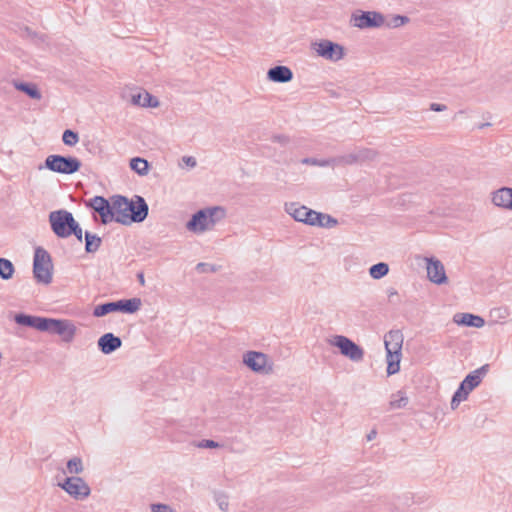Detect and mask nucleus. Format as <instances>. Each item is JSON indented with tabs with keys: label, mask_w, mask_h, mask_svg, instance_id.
I'll return each mask as SVG.
<instances>
[{
	"label": "nucleus",
	"mask_w": 512,
	"mask_h": 512,
	"mask_svg": "<svg viewBox=\"0 0 512 512\" xmlns=\"http://www.w3.org/2000/svg\"><path fill=\"white\" fill-rule=\"evenodd\" d=\"M408 402H409V399L406 396L405 392L397 391L396 393H393L391 395V398L389 401V408H390V410L401 409V408L406 407Z\"/></svg>",
	"instance_id": "393cba45"
},
{
	"label": "nucleus",
	"mask_w": 512,
	"mask_h": 512,
	"mask_svg": "<svg viewBox=\"0 0 512 512\" xmlns=\"http://www.w3.org/2000/svg\"><path fill=\"white\" fill-rule=\"evenodd\" d=\"M320 221L318 227L332 228L337 225V220L328 214L321 213L319 217Z\"/></svg>",
	"instance_id": "4c0bfd02"
},
{
	"label": "nucleus",
	"mask_w": 512,
	"mask_h": 512,
	"mask_svg": "<svg viewBox=\"0 0 512 512\" xmlns=\"http://www.w3.org/2000/svg\"><path fill=\"white\" fill-rule=\"evenodd\" d=\"M352 25L360 28H377L385 24L384 16L376 11H358L351 16Z\"/></svg>",
	"instance_id": "1a4fd4ad"
},
{
	"label": "nucleus",
	"mask_w": 512,
	"mask_h": 512,
	"mask_svg": "<svg viewBox=\"0 0 512 512\" xmlns=\"http://www.w3.org/2000/svg\"><path fill=\"white\" fill-rule=\"evenodd\" d=\"M376 435V432L375 431H372L370 434H368L367 438L368 440H372Z\"/></svg>",
	"instance_id": "3c124183"
},
{
	"label": "nucleus",
	"mask_w": 512,
	"mask_h": 512,
	"mask_svg": "<svg viewBox=\"0 0 512 512\" xmlns=\"http://www.w3.org/2000/svg\"><path fill=\"white\" fill-rule=\"evenodd\" d=\"M302 164L305 165H313V166H319V167H331V158L328 159H317V158H303L301 160Z\"/></svg>",
	"instance_id": "f704fd0d"
},
{
	"label": "nucleus",
	"mask_w": 512,
	"mask_h": 512,
	"mask_svg": "<svg viewBox=\"0 0 512 512\" xmlns=\"http://www.w3.org/2000/svg\"><path fill=\"white\" fill-rule=\"evenodd\" d=\"M446 108L447 107L444 104H439V103H432L430 105V109L433 111H436V112L444 111V110H446Z\"/></svg>",
	"instance_id": "de8ad7c7"
},
{
	"label": "nucleus",
	"mask_w": 512,
	"mask_h": 512,
	"mask_svg": "<svg viewBox=\"0 0 512 512\" xmlns=\"http://www.w3.org/2000/svg\"><path fill=\"white\" fill-rule=\"evenodd\" d=\"M75 221L72 213L67 210L53 211L49 215L51 229L60 238H67L71 235L69 230Z\"/></svg>",
	"instance_id": "0eeeda50"
},
{
	"label": "nucleus",
	"mask_w": 512,
	"mask_h": 512,
	"mask_svg": "<svg viewBox=\"0 0 512 512\" xmlns=\"http://www.w3.org/2000/svg\"><path fill=\"white\" fill-rule=\"evenodd\" d=\"M137 278L139 280V283L143 286L145 284V279L143 273H138Z\"/></svg>",
	"instance_id": "8fccbe9b"
},
{
	"label": "nucleus",
	"mask_w": 512,
	"mask_h": 512,
	"mask_svg": "<svg viewBox=\"0 0 512 512\" xmlns=\"http://www.w3.org/2000/svg\"><path fill=\"white\" fill-rule=\"evenodd\" d=\"M130 167L133 171L138 173L139 175L143 176L148 173L149 170V164L147 160L139 157H135L131 159L130 161Z\"/></svg>",
	"instance_id": "c85d7f7f"
},
{
	"label": "nucleus",
	"mask_w": 512,
	"mask_h": 512,
	"mask_svg": "<svg viewBox=\"0 0 512 512\" xmlns=\"http://www.w3.org/2000/svg\"><path fill=\"white\" fill-rule=\"evenodd\" d=\"M453 320L456 324L467 327L481 328L485 325L482 317L470 313H457Z\"/></svg>",
	"instance_id": "6ab92c4d"
},
{
	"label": "nucleus",
	"mask_w": 512,
	"mask_h": 512,
	"mask_svg": "<svg viewBox=\"0 0 512 512\" xmlns=\"http://www.w3.org/2000/svg\"><path fill=\"white\" fill-rule=\"evenodd\" d=\"M366 157L367 155L363 151H360L358 153H348L338 157H332L331 167L353 164L365 159Z\"/></svg>",
	"instance_id": "412c9836"
},
{
	"label": "nucleus",
	"mask_w": 512,
	"mask_h": 512,
	"mask_svg": "<svg viewBox=\"0 0 512 512\" xmlns=\"http://www.w3.org/2000/svg\"><path fill=\"white\" fill-rule=\"evenodd\" d=\"M51 318H45V317H39L34 316L33 317V323L32 328H35L42 332H49L50 331V322Z\"/></svg>",
	"instance_id": "2f4dec72"
},
{
	"label": "nucleus",
	"mask_w": 512,
	"mask_h": 512,
	"mask_svg": "<svg viewBox=\"0 0 512 512\" xmlns=\"http://www.w3.org/2000/svg\"><path fill=\"white\" fill-rule=\"evenodd\" d=\"M50 331L63 336L65 342H71L76 334V326L70 320L53 319L50 321Z\"/></svg>",
	"instance_id": "4468645a"
},
{
	"label": "nucleus",
	"mask_w": 512,
	"mask_h": 512,
	"mask_svg": "<svg viewBox=\"0 0 512 512\" xmlns=\"http://www.w3.org/2000/svg\"><path fill=\"white\" fill-rule=\"evenodd\" d=\"M140 306V298L121 299L114 302H106L94 307L93 316L103 317L112 312H123L133 314L140 309Z\"/></svg>",
	"instance_id": "39448f33"
},
{
	"label": "nucleus",
	"mask_w": 512,
	"mask_h": 512,
	"mask_svg": "<svg viewBox=\"0 0 512 512\" xmlns=\"http://www.w3.org/2000/svg\"><path fill=\"white\" fill-rule=\"evenodd\" d=\"M512 188L503 187L495 191L492 195V202L494 205L505 208V209H512V203H511V194Z\"/></svg>",
	"instance_id": "aec40b11"
},
{
	"label": "nucleus",
	"mask_w": 512,
	"mask_h": 512,
	"mask_svg": "<svg viewBox=\"0 0 512 512\" xmlns=\"http://www.w3.org/2000/svg\"><path fill=\"white\" fill-rule=\"evenodd\" d=\"M401 353H386L387 374L393 375L400 370Z\"/></svg>",
	"instance_id": "bb28decb"
},
{
	"label": "nucleus",
	"mask_w": 512,
	"mask_h": 512,
	"mask_svg": "<svg viewBox=\"0 0 512 512\" xmlns=\"http://www.w3.org/2000/svg\"><path fill=\"white\" fill-rule=\"evenodd\" d=\"M45 167L61 174H73L81 167V162L71 156L49 155L45 160Z\"/></svg>",
	"instance_id": "423d86ee"
},
{
	"label": "nucleus",
	"mask_w": 512,
	"mask_h": 512,
	"mask_svg": "<svg viewBox=\"0 0 512 512\" xmlns=\"http://www.w3.org/2000/svg\"><path fill=\"white\" fill-rule=\"evenodd\" d=\"M13 85L17 90L27 94L32 99L40 100L42 97L39 89L33 83L19 82L14 80Z\"/></svg>",
	"instance_id": "b1692460"
},
{
	"label": "nucleus",
	"mask_w": 512,
	"mask_h": 512,
	"mask_svg": "<svg viewBox=\"0 0 512 512\" xmlns=\"http://www.w3.org/2000/svg\"><path fill=\"white\" fill-rule=\"evenodd\" d=\"M102 243V240L96 234H92L88 231L85 232V251L87 253H95Z\"/></svg>",
	"instance_id": "a878e982"
},
{
	"label": "nucleus",
	"mask_w": 512,
	"mask_h": 512,
	"mask_svg": "<svg viewBox=\"0 0 512 512\" xmlns=\"http://www.w3.org/2000/svg\"><path fill=\"white\" fill-rule=\"evenodd\" d=\"M426 260V270L428 279L437 284H445L448 281V278L445 273V268L442 262L434 257L425 258Z\"/></svg>",
	"instance_id": "ddd939ff"
},
{
	"label": "nucleus",
	"mask_w": 512,
	"mask_h": 512,
	"mask_svg": "<svg viewBox=\"0 0 512 512\" xmlns=\"http://www.w3.org/2000/svg\"><path fill=\"white\" fill-rule=\"evenodd\" d=\"M489 368V364H484L480 368L469 373L463 379L452 396L450 403L452 410H455L462 401H465L468 398L470 392L480 385L483 377L488 373Z\"/></svg>",
	"instance_id": "7ed1b4c3"
},
{
	"label": "nucleus",
	"mask_w": 512,
	"mask_h": 512,
	"mask_svg": "<svg viewBox=\"0 0 512 512\" xmlns=\"http://www.w3.org/2000/svg\"><path fill=\"white\" fill-rule=\"evenodd\" d=\"M409 22V18L407 16L395 15L390 21L387 23V26L390 28H398Z\"/></svg>",
	"instance_id": "58836bf2"
},
{
	"label": "nucleus",
	"mask_w": 512,
	"mask_h": 512,
	"mask_svg": "<svg viewBox=\"0 0 512 512\" xmlns=\"http://www.w3.org/2000/svg\"><path fill=\"white\" fill-rule=\"evenodd\" d=\"M182 161H183L186 165H188V166H190V167H192V168H193V167H195V166H196V164H197V163H196L195 158H194V157H191V156H185V157H183V158H182Z\"/></svg>",
	"instance_id": "a18cd8bd"
},
{
	"label": "nucleus",
	"mask_w": 512,
	"mask_h": 512,
	"mask_svg": "<svg viewBox=\"0 0 512 512\" xmlns=\"http://www.w3.org/2000/svg\"><path fill=\"white\" fill-rule=\"evenodd\" d=\"M267 78L275 83H287L293 79V72L287 66L278 65L268 70Z\"/></svg>",
	"instance_id": "a211bd4d"
},
{
	"label": "nucleus",
	"mask_w": 512,
	"mask_h": 512,
	"mask_svg": "<svg viewBox=\"0 0 512 512\" xmlns=\"http://www.w3.org/2000/svg\"><path fill=\"white\" fill-rule=\"evenodd\" d=\"M273 141L285 145L288 143V138L284 135H276L273 137Z\"/></svg>",
	"instance_id": "09e8293b"
},
{
	"label": "nucleus",
	"mask_w": 512,
	"mask_h": 512,
	"mask_svg": "<svg viewBox=\"0 0 512 512\" xmlns=\"http://www.w3.org/2000/svg\"><path fill=\"white\" fill-rule=\"evenodd\" d=\"M131 102L134 105H139L142 107L155 108L159 105V101L157 100V98L146 91L133 94Z\"/></svg>",
	"instance_id": "4be33fe9"
},
{
	"label": "nucleus",
	"mask_w": 512,
	"mask_h": 512,
	"mask_svg": "<svg viewBox=\"0 0 512 512\" xmlns=\"http://www.w3.org/2000/svg\"><path fill=\"white\" fill-rule=\"evenodd\" d=\"M313 46L317 54L327 60L338 61L344 56L343 47L329 40H322Z\"/></svg>",
	"instance_id": "9b49d317"
},
{
	"label": "nucleus",
	"mask_w": 512,
	"mask_h": 512,
	"mask_svg": "<svg viewBox=\"0 0 512 512\" xmlns=\"http://www.w3.org/2000/svg\"><path fill=\"white\" fill-rule=\"evenodd\" d=\"M386 353H401L403 335L399 330H391L384 337Z\"/></svg>",
	"instance_id": "f3484780"
},
{
	"label": "nucleus",
	"mask_w": 512,
	"mask_h": 512,
	"mask_svg": "<svg viewBox=\"0 0 512 512\" xmlns=\"http://www.w3.org/2000/svg\"><path fill=\"white\" fill-rule=\"evenodd\" d=\"M214 501L216 502L218 508L223 511L227 512L229 509V501L228 496L224 494L223 492H215L214 493Z\"/></svg>",
	"instance_id": "72a5a7b5"
},
{
	"label": "nucleus",
	"mask_w": 512,
	"mask_h": 512,
	"mask_svg": "<svg viewBox=\"0 0 512 512\" xmlns=\"http://www.w3.org/2000/svg\"><path fill=\"white\" fill-rule=\"evenodd\" d=\"M332 346L337 347L340 353L353 362H361L365 352L362 347L343 335H336L330 340Z\"/></svg>",
	"instance_id": "6e6552de"
},
{
	"label": "nucleus",
	"mask_w": 512,
	"mask_h": 512,
	"mask_svg": "<svg viewBox=\"0 0 512 512\" xmlns=\"http://www.w3.org/2000/svg\"><path fill=\"white\" fill-rule=\"evenodd\" d=\"M71 231V235H75V237L79 240V241H82V229L81 227L79 226L78 222L75 221L73 226H71V229L69 230Z\"/></svg>",
	"instance_id": "79ce46f5"
},
{
	"label": "nucleus",
	"mask_w": 512,
	"mask_h": 512,
	"mask_svg": "<svg viewBox=\"0 0 512 512\" xmlns=\"http://www.w3.org/2000/svg\"><path fill=\"white\" fill-rule=\"evenodd\" d=\"M67 471L70 474H80L83 471V463L81 458L74 457L67 462Z\"/></svg>",
	"instance_id": "473e14b6"
},
{
	"label": "nucleus",
	"mask_w": 512,
	"mask_h": 512,
	"mask_svg": "<svg viewBox=\"0 0 512 512\" xmlns=\"http://www.w3.org/2000/svg\"><path fill=\"white\" fill-rule=\"evenodd\" d=\"M89 206L100 215L102 223L107 224L113 221L114 197H112V203L110 204L104 197L95 196L90 199Z\"/></svg>",
	"instance_id": "f8f14e48"
},
{
	"label": "nucleus",
	"mask_w": 512,
	"mask_h": 512,
	"mask_svg": "<svg viewBox=\"0 0 512 512\" xmlns=\"http://www.w3.org/2000/svg\"><path fill=\"white\" fill-rule=\"evenodd\" d=\"M308 208L296 202L286 203L285 211L296 221L304 223Z\"/></svg>",
	"instance_id": "5701e85b"
},
{
	"label": "nucleus",
	"mask_w": 512,
	"mask_h": 512,
	"mask_svg": "<svg viewBox=\"0 0 512 512\" xmlns=\"http://www.w3.org/2000/svg\"><path fill=\"white\" fill-rule=\"evenodd\" d=\"M98 348L104 354H111L122 345L120 337L115 336L113 333H105L98 339Z\"/></svg>",
	"instance_id": "dca6fc26"
},
{
	"label": "nucleus",
	"mask_w": 512,
	"mask_h": 512,
	"mask_svg": "<svg viewBox=\"0 0 512 512\" xmlns=\"http://www.w3.org/2000/svg\"><path fill=\"white\" fill-rule=\"evenodd\" d=\"M51 318H45V317H39L34 316L33 317V323L32 328H35L42 332H49L50 331V322Z\"/></svg>",
	"instance_id": "7c9ffc66"
},
{
	"label": "nucleus",
	"mask_w": 512,
	"mask_h": 512,
	"mask_svg": "<svg viewBox=\"0 0 512 512\" xmlns=\"http://www.w3.org/2000/svg\"><path fill=\"white\" fill-rule=\"evenodd\" d=\"M14 271V265L10 260L0 258V277L3 280H9L12 278Z\"/></svg>",
	"instance_id": "c756f323"
},
{
	"label": "nucleus",
	"mask_w": 512,
	"mask_h": 512,
	"mask_svg": "<svg viewBox=\"0 0 512 512\" xmlns=\"http://www.w3.org/2000/svg\"><path fill=\"white\" fill-rule=\"evenodd\" d=\"M200 448H218L220 444L214 440H202L199 445Z\"/></svg>",
	"instance_id": "37998d69"
},
{
	"label": "nucleus",
	"mask_w": 512,
	"mask_h": 512,
	"mask_svg": "<svg viewBox=\"0 0 512 512\" xmlns=\"http://www.w3.org/2000/svg\"><path fill=\"white\" fill-rule=\"evenodd\" d=\"M33 317L34 316H32V315L19 313V314L15 315L14 320L18 325L31 327L32 323H33Z\"/></svg>",
	"instance_id": "ea45409f"
},
{
	"label": "nucleus",
	"mask_w": 512,
	"mask_h": 512,
	"mask_svg": "<svg viewBox=\"0 0 512 512\" xmlns=\"http://www.w3.org/2000/svg\"><path fill=\"white\" fill-rule=\"evenodd\" d=\"M197 270L201 272H206L208 270L215 271V269L211 265L206 263H199L197 265Z\"/></svg>",
	"instance_id": "49530a36"
},
{
	"label": "nucleus",
	"mask_w": 512,
	"mask_h": 512,
	"mask_svg": "<svg viewBox=\"0 0 512 512\" xmlns=\"http://www.w3.org/2000/svg\"><path fill=\"white\" fill-rule=\"evenodd\" d=\"M225 217V210L222 207L214 206L198 210L186 223V229L190 232L200 234L211 230Z\"/></svg>",
	"instance_id": "f03ea898"
},
{
	"label": "nucleus",
	"mask_w": 512,
	"mask_h": 512,
	"mask_svg": "<svg viewBox=\"0 0 512 512\" xmlns=\"http://www.w3.org/2000/svg\"><path fill=\"white\" fill-rule=\"evenodd\" d=\"M149 207L143 197L135 195L129 200L125 196H114L113 221L130 225L143 222L148 215Z\"/></svg>",
	"instance_id": "f257e3e1"
},
{
	"label": "nucleus",
	"mask_w": 512,
	"mask_h": 512,
	"mask_svg": "<svg viewBox=\"0 0 512 512\" xmlns=\"http://www.w3.org/2000/svg\"><path fill=\"white\" fill-rule=\"evenodd\" d=\"M306 214V218H305V221L304 223L307 224V225H310V226H317L320 219V212H317L315 210H312V209H309L307 210V212H305Z\"/></svg>",
	"instance_id": "e433bc0d"
},
{
	"label": "nucleus",
	"mask_w": 512,
	"mask_h": 512,
	"mask_svg": "<svg viewBox=\"0 0 512 512\" xmlns=\"http://www.w3.org/2000/svg\"><path fill=\"white\" fill-rule=\"evenodd\" d=\"M388 300L391 303H398L399 302V296L397 291L394 288H389L387 290Z\"/></svg>",
	"instance_id": "c03bdc74"
},
{
	"label": "nucleus",
	"mask_w": 512,
	"mask_h": 512,
	"mask_svg": "<svg viewBox=\"0 0 512 512\" xmlns=\"http://www.w3.org/2000/svg\"><path fill=\"white\" fill-rule=\"evenodd\" d=\"M53 264L50 254L42 247L35 248L33 259V274L37 282L50 284L52 282Z\"/></svg>",
	"instance_id": "20e7f679"
},
{
	"label": "nucleus",
	"mask_w": 512,
	"mask_h": 512,
	"mask_svg": "<svg viewBox=\"0 0 512 512\" xmlns=\"http://www.w3.org/2000/svg\"><path fill=\"white\" fill-rule=\"evenodd\" d=\"M62 140L67 146H75L79 141V136L76 132L67 129L63 133Z\"/></svg>",
	"instance_id": "c9c22d12"
},
{
	"label": "nucleus",
	"mask_w": 512,
	"mask_h": 512,
	"mask_svg": "<svg viewBox=\"0 0 512 512\" xmlns=\"http://www.w3.org/2000/svg\"><path fill=\"white\" fill-rule=\"evenodd\" d=\"M59 486L75 499H85L90 495V487L80 477H67Z\"/></svg>",
	"instance_id": "9d476101"
},
{
	"label": "nucleus",
	"mask_w": 512,
	"mask_h": 512,
	"mask_svg": "<svg viewBox=\"0 0 512 512\" xmlns=\"http://www.w3.org/2000/svg\"><path fill=\"white\" fill-rule=\"evenodd\" d=\"M150 509L152 512H177L170 505L164 503H153L150 505Z\"/></svg>",
	"instance_id": "a19ab883"
},
{
	"label": "nucleus",
	"mask_w": 512,
	"mask_h": 512,
	"mask_svg": "<svg viewBox=\"0 0 512 512\" xmlns=\"http://www.w3.org/2000/svg\"><path fill=\"white\" fill-rule=\"evenodd\" d=\"M243 363L254 372H267V356L264 353L248 351L243 355Z\"/></svg>",
	"instance_id": "2eb2a0df"
},
{
	"label": "nucleus",
	"mask_w": 512,
	"mask_h": 512,
	"mask_svg": "<svg viewBox=\"0 0 512 512\" xmlns=\"http://www.w3.org/2000/svg\"><path fill=\"white\" fill-rule=\"evenodd\" d=\"M389 272V266L387 263L379 262L377 264L372 265L369 268V274L373 279H381L386 276Z\"/></svg>",
	"instance_id": "cd10ccee"
}]
</instances>
